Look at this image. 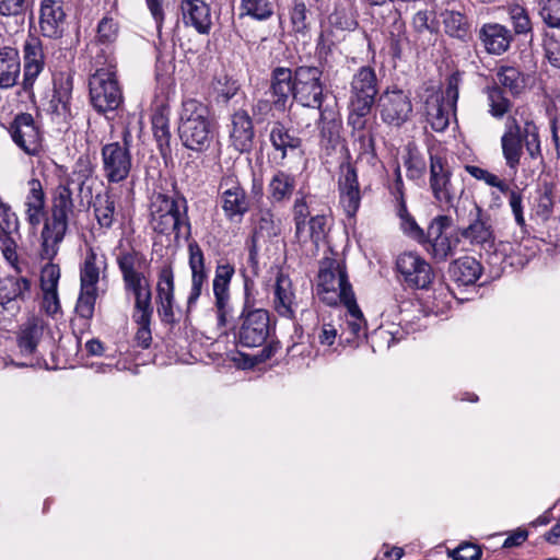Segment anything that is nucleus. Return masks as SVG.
<instances>
[{
    "instance_id": "nucleus-32",
    "label": "nucleus",
    "mask_w": 560,
    "mask_h": 560,
    "mask_svg": "<svg viewBox=\"0 0 560 560\" xmlns=\"http://www.w3.org/2000/svg\"><path fill=\"white\" fill-rule=\"evenodd\" d=\"M93 213L100 229L112 230L118 220L116 198L110 190L96 194L93 200Z\"/></svg>"
},
{
    "instance_id": "nucleus-29",
    "label": "nucleus",
    "mask_w": 560,
    "mask_h": 560,
    "mask_svg": "<svg viewBox=\"0 0 560 560\" xmlns=\"http://www.w3.org/2000/svg\"><path fill=\"white\" fill-rule=\"evenodd\" d=\"M479 39L483 44L487 52L491 55H502L505 52L513 40L511 30L499 23H486L479 31Z\"/></svg>"
},
{
    "instance_id": "nucleus-27",
    "label": "nucleus",
    "mask_w": 560,
    "mask_h": 560,
    "mask_svg": "<svg viewBox=\"0 0 560 560\" xmlns=\"http://www.w3.org/2000/svg\"><path fill=\"white\" fill-rule=\"evenodd\" d=\"M189 267L191 270V288L187 299L188 311L197 303L203 287L208 283L205 256L198 244H189Z\"/></svg>"
},
{
    "instance_id": "nucleus-48",
    "label": "nucleus",
    "mask_w": 560,
    "mask_h": 560,
    "mask_svg": "<svg viewBox=\"0 0 560 560\" xmlns=\"http://www.w3.org/2000/svg\"><path fill=\"white\" fill-rule=\"evenodd\" d=\"M152 129L161 153L165 154L167 151H170L171 141L168 119L162 114L154 115L152 118Z\"/></svg>"
},
{
    "instance_id": "nucleus-24",
    "label": "nucleus",
    "mask_w": 560,
    "mask_h": 560,
    "mask_svg": "<svg viewBox=\"0 0 560 560\" xmlns=\"http://www.w3.org/2000/svg\"><path fill=\"white\" fill-rule=\"evenodd\" d=\"M23 81L22 88L30 93L34 83L45 68V51L38 37H28L23 45Z\"/></svg>"
},
{
    "instance_id": "nucleus-19",
    "label": "nucleus",
    "mask_w": 560,
    "mask_h": 560,
    "mask_svg": "<svg viewBox=\"0 0 560 560\" xmlns=\"http://www.w3.org/2000/svg\"><path fill=\"white\" fill-rule=\"evenodd\" d=\"M101 154L104 176L108 183H120L129 176L132 156L126 147L120 145L119 141L103 145Z\"/></svg>"
},
{
    "instance_id": "nucleus-3",
    "label": "nucleus",
    "mask_w": 560,
    "mask_h": 560,
    "mask_svg": "<svg viewBox=\"0 0 560 560\" xmlns=\"http://www.w3.org/2000/svg\"><path fill=\"white\" fill-rule=\"evenodd\" d=\"M178 135L183 145L189 150L205 152L211 147L214 138V126L206 104L196 98L183 101L179 112Z\"/></svg>"
},
{
    "instance_id": "nucleus-51",
    "label": "nucleus",
    "mask_w": 560,
    "mask_h": 560,
    "mask_svg": "<svg viewBox=\"0 0 560 560\" xmlns=\"http://www.w3.org/2000/svg\"><path fill=\"white\" fill-rule=\"evenodd\" d=\"M539 15L553 28H560V0H539Z\"/></svg>"
},
{
    "instance_id": "nucleus-28",
    "label": "nucleus",
    "mask_w": 560,
    "mask_h": 560,
    "mask_svg": "<svg viewBox=\"0 0 560 560\" xmlns=\"http://www.w3.org/2000/svg\"><path fill=\"white\" fill-rule=\"evenodd\" d=\"M255 137L253 118L247 110L237 109L231 115L230 139L232 145L240 152H247Z\"/></svg>"
},
{
    "instance_id": "nucleus-13",
    "label": "nucleus",
    "mask_w": 560,
    "mask_h": 560,
    "mask_svg": "<svg viewBox=\"0 0 560 560\" xmlns=\"http://www.w3.org/2000/svg\"><path fill=\"white\" fill-rule=\"evenodd\" d=\"M377 107L384 124L400 127L412 114V103L409 93L404 90L387 88L377 98Z\"/></svg>"
},
{
    "instance_id": "nucleus-36",
    "label": "nucleus",
    "mask_w": 560,
    "mask_h": 560,
    "mask_svg": "<svg viewBox=\"0 0 560 560\" xmlns=\"http://www.w3.org/2000/svg\"><path fill=\"white\" fill-rule=\"evenodd\" d=\"M269 140L275 151L280 154L282 161L288 156L289 151L298 150L302 144L301 138L296 137L280 121L273 122Z\"/></svg>"
},
{
    "instance_id": "nucleus-52",
    "label": "nucleus",
    "mask_w": 560,
    "mask_h": 560,
    "mask_svg": "<svg viewBox=\"0 0 560 560\" xmlns=\"http://www.w3.org/2000/svg\"><path fill=\"white\" fill-rule=\"evenodd\" d=\"M363 125L358 128L353 124H348L353 132L354 142L359 144V151L361 154H369L374 152V138L371 131L366 130L368 116L362 118Z\"/></svg>"
},
{
    "instance_id": "nucleus-58",
    "label": "nucleus",
    "mask_w": 560,
    "mask_h": 560,
    "mask_svg": "<svg viewBox=\"0 0 560 560\" xmlns=\"http://www.w3.org/2000/svg\"><path fill=\"white\" fill-rule=\"evenodd\" d=\"M48 262L40 270V288L58 289L60 279V267L51 262L52 259H46Z\"/></svg>"
},
{
    "instance_id": "nucleus-53",
    "label": "nucleus",
    "mask_w": 560,
    "mask_h": 560,
    "mask_svg": "<svg viewBox=\"0 0 560 560\" xmlns=\"http://www.w3.org/2000/svg\"><path fill=\"white\" fill-rule=\"evenodd\" d=\"M345 307L348 311L349 319H347V325L349 330L354 337H360L361 335H365V319L361 310L357 304V300L353 299L352 303H345Z\"/></svg>"
},
{
    "instance_id": "nucleus-23",
    "label": "nucleus",
    "mask_w": 560,
    "mask_h": 560,
    "mask_svg": "<svg viewBox=\"0 0 560 560\" xmlns=\"http://www.w3.org/2000/svg\"><path fill=\"white\" fill-rule=\"evenodd\" d=\"M338 190L340 205L349 218L355 215L361 203L360 184L354 166L349 163L340 165V175L338 178Z\"/></svg>"
},
{
    "instance_id": "nucleus-61",
    "label": "nucleus",
    "mask_w": 560,
    "mask_h": 560,
    "mask_svg": "<svg viewBox=\"0 0 560 560\" xmlns=\"http://www.w3.org/2000/svg\"><path fill=\"white\" fill-rule=\"evenodd\" d=\"M0 228L2 232L9 236L19 230V218L11 207L5 202H0Z\"/></svg>"
},
{
    "instance_id": "nucleus-41",
    "label": "nucleus",
    "mask_w": 560,
    "mask_h": 560,
    "mask_svg": "<svg viewBox=\"0 0 560 560\" xmlns=\"http://www.w3.org/2000/svg\"><path fill=\"white\" fill-rule=\"evenodd\" d=\"M508 89L512 95H518L525 88V79L522 72L511 66H502L497 71V84Z\"/></svg>"
},
{
    "instance_id": "nucleus-57",
    "label": "nucleus",
    "mask_w": 560,
    "mask_h": 560,
    "mask_svg": "<svg viewBox=\"0 0 560 560\" xmlns=\"http://www.w3.org/2000/svg\"><path fill=\"white\" fill-rule=\"evenodd\" d=\"M118 36V23L113 18L104 16L97 25V40L102 44H110Z\"/></svg>"
},
{
    "instance_id": "nucleus-26",
    "label": "nucleus",
    "mask_w": 560,
    "mask_h": 560,
    "mask_svg": "<svg viewBox=\"0 0 560 560\" xmlns=\"http://www.w3.org/2000/svg\"><path fill=\"white\" fill-rule=\"evenodd\" d=\"M28 192L25 197V220L33 230H36L40 223L44 224L47 215L46 198L42 183L33 178L28 182Z\"/></svg>"
},
{
    "instance_id": "nucleus-62",
    "label": "nucleus",
    "mask_w": 560,
    "mask_h": 560,
    "mask_svg": "<svg viewBox=\"0 0 560 560\" xmlns=\"http://www.w3.org/2000/svg\"><path fill=\"white\" fill-rule=\"evenodd\" d=\"M509 206L514 215L515 222L520 228H524L526 225L524 211H523V194L518 189L517 186L513 188V191L510 192Z\"/></svg>"
},
{
    "instance_id": "nucleus-63",
    "label": "nucleus",
    "mask_w": 560,
    "mask_h": 560,
    "mask_svg": "<svg viewBox=\"0 0 560 560\" xmlns=\"http://www.w3.org/2000/svg\"><path fill=\"white\" fill-rule=\"evenodd\" d=\"M73 79L68 72H59L54 77V94H58L61 98L72 97Z\"/></svg>"
},
{
    "instance_id": "nucleus-54",
    "label": "nucleus",
    "mask_w": 560,
    "mask_h": 560,
    "mask_svg": "<svg viewBox=\"0 0 560 560\" xmlns=\"http://www.w3.org/2000/svg\"><path fill=\"white\" fill-rule=\"evenodd\" d=\"M153 315L152 292L135 296L132 318L135 322L151 320Z\"/></svg>"
},
{
    "instance_id": "nucleus-34",
    "label": "nucleus",
    "mask_w": 560,
    "mask_h": 560,
    "mask_svg": "<svg viewBox=\"0 0 560 560\" xmlns=\"http://www.w3.org/2000/svg\"><path fill=\"white\" fill-rule=\"evenodd\" d=\"M94 173V165L89 155L84 154L78 158L72 171L66 176L62 185L75 186L78 195L86 194L91 196L92 188L88 186V182L92 178Z\"/></svg>"
},
{
    "instance_id": "nucleus-7",
    "label": "nucleus",
    "mask_w": 560,
    "mask_h": 560,
    "mask_svg": "<svg viewBox=\"0 0 560 560\" xmlns=\"http://www.w3.org/2000/svg\"><path fill=\"white\" fill-rule=\"evenodd\" d=\"M244 289L245 303L240 316L241 324L236 337L242 347L256 348L264 346L270 335V317L266 310L249 306V280L247 278L245 279Z\"/></svg>"
},
{
    "instance_id": "nucleus-9",
    "label": "nucleus",
    "mask_w": 560,
    "mask_h": 560,
    "mask_svg": "<svg viewBox=\"0 0 560 560\" xmlns=\"http://www.w3.org/2000/svg\"><path fill=\"white\" fill-rule=\"evenodd\" d=\"M430 188L438 206L443 210L455 208L464 194L460 180L453 179L447 163L438 155H430Z\"/></svg>"
},
{
    "instance_id": "nucleus-31",
    "label": "nucleus",
    "mask_w": 560,
    "mask_h": 560,
    "mask_svg": "<svg viewBox=\"0 0 560 560\" xmlns=\"http://www.w3.org/2000/svg\"><path fill=\"white\" fill-rule=\"evenodd\" d=\"M107 268L106 256L89 246L80 266V287L97 288L102 272Z\"/></svg>"
},
{
    "instance_id": "nucleus-30",
    "label": "nucleus",
    "mask_w": 560,
    "mask_h": 560,
    "mask_svg": "<svg viewBox=\"0 0 560 560\" xmlns=\"http://www.w3.org/2000/svg\"><path fill=\"white\" fill-rule=\"evenodd\" d=\"M43 329L37 324L30 323L25 325L19 332L16 338V349L19 355L25 358L26 361L14 362L19 368L33 366V357L36 353L38 342L42 338Z\"/></svg>"
},
{
    "instance_id": "nucleus-22",
    "label": "nucleus",
    "mask_w": 560,
    "mask_h": 560,
    "mask_svg": "<svg viewBox=\"0 0 560 560\" xmlns=\"http://www.w3.org/2000/svg\"><path fill=\"white\" fill-rule=\"evenodd\" d=\"M296 67L291 69L284 66L272 67L269 74V93L273 98L275 108L284 112L290 97L293 98L295 89Z\"/></svg>"
},
{
    "instance_id": "nucleus-15",
    "label": "nucleus",
    "mask_w": 560,
    "mask_h": 560,
    "mask_svg": "<svg viewBox=\"0 0 560 560\" xmlns=\"http://www.w3.org/2000/svg\"><path fill=\"white\" fill-rule=\"evenodd\" d=\"M452 218L450 215H438L435 217L429 228L427 242V252L431 257L440 262L445 261L455 254V249L460 241V237H451L444 233L446 229L452 225Z\"/></svg>"
},
{
    "instance_id": "nucleus-46",
    "label": "nucleus",
    "mask_w": 560,
    "mask_h": 560,
    "mask_svg": "<svg viewBox=\"0 0 560 560\" xmlns=\"http://www.w3.org/2000/svg\"><path fill=\"white\" fill-rule=\"evenodd\" d=\"M281 233V221L270 210H261L255 235L271 238Z\"/></svg>"
},
{
    "instance_id": "nucleus-1",
    "label": "nucleus",
    "mask_w": 560,
    "mask_h": 560,
    "mask_svg": "<svg viewBox=\"0 0 560 560\" xmlns=\"http://www.w3.org/2000/svg\"><path fill=\"white\" fill-rule=\"evenodd\" d=\"M515 114L521 115L523 125L514 116H510L505 121L504 132L501 137V149L505 164L514 172L520 165L524 148L532 160L542 161L539 128L529 114L526 116L524 113L521 114L520 108H516Z\"/></svg>"
},
{
    "instance_id": "nucleus-21",
    "label": "nucleus",
    "mask_w": 560,
    "mask_h": 560,
    "mask_svg": "<svg viewBox=\"0 0 560 560\" xmlns=\"http://www.w3.org/2000/svg\"><path fill=\"white\" fill-rule=\"evenodd\" d=\"M67 12L62 0H42L39 4V31L44 37L59 39L67 27Z\"/></svg>"
},
{
    "instance_id": "nucleus-47",
    "label": "nucleus",
    "mask_w": 560,
    "mask_h": 560,
    "mask_svg": "<svg viewBox=\"0 0 560 560\" xmlns=\"http://www.w3.org/2000/svg\"><path fill=\"white\" fill-rule=\"evenodd\" d=\"M508 14L515 34L526 35L532 33L533 24L527 10L520 4H512L508 8Z\"/></svg>"
},
{
    "instance_id": "nucleus-38",
    "label": "nucleus",
    "mask_w": 560,
    "mask_h": 560,
    "mask_svg": "<svg viewBox=\"0 0 560 560\" xmlns=\"http://www.w3.org/2000/svg\"><path fill=\"white\" fill-rule=\"evenodd\" d=\"M296 186L295 176L284 171H277L269 184L268 195L271 202H284L288 201Z\"/></svg>"
},
{
    "instance_id": "nucleus-56",
    "label": "nucleus",
    "mask_w": 560,
    "mask_h": 560,
    "mask_svg": "<svg viewBox=\"0 0 560 560\" xmlns=\"http://www.w3.org/2000/svg\"><path fill=\"white\" fill-rule=\"evenodd\" d=\"M327 231V217L324 214H316L308 220L307 235L316 246L326 236Z\"/></svg>"
},
{
    "instance_id": "nucleus-20",
    "label": "nucleus",
    "mask_w": 560,
    "mask_h": 560,
    "mask_svg": "<svg viewBox=\"0 0 560 560\" xmlns=\"http://www.w3.org/2000/svg\"><path fill=\"white\" fill-rule=\"evenodd\" d=\"M13 142L28 155H37L42 149V133L30 113L18 114L10 124Z\"/></svg>"
},
{
    "instance_id": "nucleus-42",
    "label": "nucleus",
    "mask_w": 560,
    "mask_h": 560,
    "mask_svg": "<svg viewBox=\"0 0 560 560\" xmlns=\"http://www.w3.org/2000/svg\"><path fill=\"white\" fill-rule=\"evenodd\" d=\"M241 15H248L257 21H266L273 15L275 3L272 0H242Z\"/></svg>"
},
{
    "instance_id": "nucleus-55",
    "label": "nucleus",
    "mask_w": 560,
    "mask_h": 560,
    "mask_svg": "<svg viewBox=\"0 0 560 560\" xmlns=\"http://www.w3.org/2000/svg\"><path fill=\"white\" fill-rule=\"evenodd\" d=\"M291 22L295 32L303 33L308 28V10L303 0H294L291 10Z\"/></svg>"
},
{
    "instance_id": "nucleus-10",
    "label": "nucleus",
    "mask_w": 560,
    "mask_h": 560,
    "mask_svg": "<svg viewBox=\"0 0 560 560\" xmlns=\"http://www.w3.org/2000/svg\"><path fill=\"white\" fill-rule=\"evenodd\" d=\"M89 88L91 104L101 114L114 113L124 102L116 73L109 68L97 69L90 77Z\"/></svg>"
},
{
    "instance_id": "nucleus-4",
    "label": "nucleus",
    "mask_w": 560,
    "mask_h": 560,
    "mask_svg": "<svg viewBox=\"0 0 560 560\" xmlns=\"http://www.w3.org/2000/svg\"><path fill=\"white\" fill-rule=\"evenodd\" d=\"M150 209V224L154 232L162 235L174 234L175 238L190 236L188 202L184 196L156 194L152 198Z\"/></svg>"
},
{
    "instance_id": "nucleus-35",
    "label": "nucleus",
    "mask_w": 560,
    "mask_h": 560,
    "mask_svg": "<svg viewBox=\"0 0 560 560\" xmlns=\"http://www.w3.org/2000/svg\"><path fill=\"white\" fill-rule=\"evenodd\" d=\"M21 73V59L18 49L3 47L0 49V89L14 86Z\"/></svg>"
},
{
    "instance_id": "nucleus-49",
    "label": "nucleus",
    "mask_w": 560,
    "mask_h": 560,
    "mask_svg": "<svg viewBox=\"0 0 560 560\" xmlns=\"http://www.w3.org/2000/svg\"><path fill=\"white\" fill-rule=\"evenodd\" d=\"M156 303L174 302V273L171 267H164L159 275Z\"/></svg>"
},
{
    "instance_id": "nucleus-60",
    "label": "nucleus",
    "mask_w": 560,
    "mask_h": 560,
    "mask_svg": "<svg viewBox=\"0 0 560 560\" xmlns=\"http://www.w3.org/2000/svg\"><path fill=\"white\" fill-rule=\"evenodd\" d=\"M125 291L135 296L151 291L150 283L143 272L122 278Z\"/></svg>"
},
{
    "instance_id": "nucleus-6",
    "label": "nucleus",
    "mask_w": 560,
    "mask_h": 560,
    "mask_svg": "<svg viewBox=\"0 0 560 560\" xmlns=\"http://www.w3.org/2000/svg\"><path fill=\"white\" fill-rule=\"evenodd\" d=\"M378 92V79L374 68L360 67L350 82L348 124H353L358 128L362 127V118L370 115Z\"/></svg>"
},
{
    "instance_id": "nucleus-39",
    "label": "nucleus",
    "mask_w": 560,
    "mask_h": 560,
    "mask_svg": "<svg viewBox=\"0 0 560 560\" xmlns=\"http://www.w3.org/2000/svg\"><path fill=\"white\" fill-rule=\"evenodd\" d=\"M335 113L328 107L317 110L312 114V118L315 119L319 129L320 138L323 142L331 145L332 148L339 141V128L340 124L334 118Z\"/></svg>"
},
{
    "instance_id": "nucleus-59",
    "label": "nucleus",
    "mask_w": 560,
    "mask_h": 560,
    "mask_svg": "<svg viewBox=\"0 0 560 560\" xmlns=\"http://www.w3.org/2000/svg\"><path fill=\"white\" fill-rule=\"evenodd\" d=\"M407 168V176L411 179L420 178L427 168L423 158L416 151L409 150L404 161Z\"/></svg>"
},
{
    "instance_id": "nucleus-44",
    "label": "nucleus",
    "mask_w": 560,
    "mask_h": 560,
    "mask_svg": "<svg viewBox=\"0 0 560 560\" xmlns=\"http://www.w3.org/2000/svg\"><path fill=\"white\" fill-rule=\"evenodd\" d=\"M144 257L136 250H125L117 256V265L122 278L141 273L139 270Z\"/></svg>"
},
{
    "instance_id": "nucleus-17",
    "label": "nucleus",
    "mask_w": 560,
    "mask_h": 560,
    "mask_svg": "<svg viewBox=\"0 0 560 560\" xmlns=\"http://www.w3.org/2000/svg\"><path fill=\"white\" fill-rule=\"evenodd\" d=\"M234 273L235 268L231 264L218 265L215 268L212 291L219 327L228 326L234 318L230 295V284Z\"/></svg>"
},
{
    "instance_id": "nucleus-2",
    "label": "nucleus",
    "mask_w": 560,
    "mask_h": 560,
    "mask_svg": "<svg viewBox=\"0 0 560 560\" xmlns=\"http://www.w3.org/2000/svg\"><path fill=\"white\" fill-rule=\"evenodd\" d=\"M73 214V190L68 185L59 184L54 190L50 213L40 232V259H54L57 256Z\"/></svg>"
},
{
    "instance_id": "nucleus-50",
    "label": "nucleus",
    "mask_w": 560,
    "mask_h": 560,
    "mask_svg": "<svg viewBox=\"0 0 560 560\" xmlns=\"http://www.w3.org/2000/svg\"><path fill=\"white\" fill-rule=\"evenodd\" d=\"M396 214L400 219V228L405 235L415 240L419 244H424L427 242L428 233L418 225L413 217L408 212L407 208L405 213L396 210Z\"/></svg>"
},
{
    "instance_id": "nucleus-5",
    "label": "nucleus",
    "mask_w": 560,
    "mask_h": 560,
    "mask_svg": "<svg viewBox=\"0 0 560 560\" xmlns=\"http://www.w3.org/2000/svg\"><path fill=\"white\" fill-rule=\"evenodd\" d=\"M316 292L319 299L329 306L353 304L355 295L348 280L346 266L341 260L325 258L320 261Z\"/></svg>"
},
{
    "instance_id": "nucleus-64",
    "label": "nucleus",
    "mask_w": 560,
    "mask_h": 560,
    "mask_svg": "<svg viewBox=\"0 0 560 560\" xmlns=\"http://www.w3.org/2000/svg\"><path fill=\"white\" fill-rule=\"evenodd\" d=\"M453 560H479L481 550L474 544H462L455 548L451 553Z\"/></svg>"
},
{
    "instance_id": "nucleus-18",
    "label": "nucleus",
    "mask_w": 560,
    "mask_h": 560,
    "mask_svg": "<svg viewBox=\"0 0 560 560\" xmlns=\"http://www.w3.org/2000/svg\"><path fill=\"white\" fill-rule=\"evenodd\" d=\"M396 268L404 282L413 289H428L434 279L431 265L413 252L400 254L396 260Z\"/></svg>"
},
{
    "instance_id": "nucleus-45",
    "label": "nucleus",
    "mask_w": 560,
    "mask_h": 560,
    "mask_svg": "<svg viewBox=\"0 0 560 560\" xmlns=\"http://www.w3.org/2000/svg\"><path fill=\"white\" fill-rule=\"evenodd\" d=\"M96 299L97 288L80 287V294L75 305L78 316L91 319L94 314Z\"/></svg>"
},
{
    "instance_id": "nucleus-14",
    "label": "nucleus",
    "mask_w": 560,
    "mask_h": 560,
    "mask_svg": "<svg viewBox=\"0 0 560 560\" xmlns=\"http://www.w3.org/2000/svg\"><path fill=\"white\" fill-rule=\"evenodd\" d=\"M220 202L225 218L231 222H240L250 208V201L237 177L225 175L219 184Z\"/></svg>"
},
{
    "instance_id": "nucleus-40",
    "label": "nucleus",
    "mask_w": 560,
    "mask_h": 560,
    "mask_svg": "<svg viewBox=\"0 0 560 560\" xmlns=\"http://www.w3.org/2000/svg\"><path fill=\"white\" fill-rule=\"evenodd\" d=\"M486 94L490 115L495 119H502L511 110L512 102L499 85L488 86Z\"/></svg>"
},
{
    "instance_id": "nucleus-37",
    "label": "nucleus",
    "mask_w": 560,
    "mask_h": 560,
    "mask_svg": "<svg viewBox=\"0 0 560 560\" xmlns=\"http://www.w3.org/2000/svg\"><path fill=\"white\" fill-rule=\"evenodd\" d=\"M451 278L460 285L474 284L481 276L482 267L474 257L454 260L448 269Z\"/></svg>"
},
{
    "instance_id": "nucleus-43",
    "label": "nucleus",
    "mask_w": 560,
    "mask_h": 560,
    "mask_svg": "<svg viewBox=\"0 0 560 560\" xmlns=\"http://www.w3.org/2000/svg\"><path fill=\"white\" fill-rule=\"evenodd\" d=\"M445 32L452 37L465 39L469 33L467 18L457 11H445L443 14Z\"/></svg>"
},
{
    "instance_id": "nucleus-16",
    "label": "nucleus",
    "mask_w": 560,
    "mask_h": 560,
    "mask_svg": "<svg viewBox=\"0 0 560 560\" xmlns=\"http://www.w3.org/2000/svg\"><path fill=\"white\" fill-rule=\"evenodd\" d=\"M457 234L472 246H492L495 240L491 215L477 202L471 203L468 224L459 228Z\"/></svg>"
},
{
    "instance_id": "nucleus-33",
    "label": "nucleus",
    "mask_w": 560,
    "mask_h": 560,
    "mask_svg": "<svg viewBox=\"0 0 560 560\" xmlns=\"http://www.w3.org/2000/svg\"><path fill=\"white\" fill-rule=\"evenodd\" d=\"M294 300L295 295L292 291V282L289 276L279 271L275 284V310L285 318L294 317Z\"/></svg>"
},
{
    "instance_id": "nucleus-12",
    "label": "nucleus",
    "mask_w": 560,
    "mask_h": 560,
    "mask_svg": "<svg viewBox=\"0 0 560 560\" xmlns=\"http://www.w3.org/2000/svg\"><path fill=\"white\" fill-rule=\"evenodd\" d=\"M445 95L446 100L438 94H431L424 103L427 122L436 132L444 131L450 125L451 114L458 100L457 78H450Z\"/></svg>"
},
{
    "instance_id": "nucleus-25",
    "label": "nucleus",
    "mask_w": 560,
    "mask_h": 560,
    "mask_svg": "<svg viewBox=\"0 0 560 560\" xmlns=\"http://www.w3.org/2000/svg\"><path fill=\"white\" fill-rule=\"evenodd\" d=\"M180 10L183 22L191 26L197 33L207 35L212 27L210 5L203 0H182Z\"/></svg>"
},
{
    "instance_id": "nucleus-11",
    "label": "nucleus",
    "mask_w": 560,
    "mask_h": 560,
    "mask_svg": "<svg viewBox=\"0 0 560 560\" xmlns=\"http://www.w3.org/2000/svg\"><path fill=\"white\" fill-rule=\"evenodd\" d=\"M32 282L22 276H0V324L11 323L31 299Z\"/></svg>"
},
{
    "instance_id": "nucleus-8",
    "label": "nucleus",
    "mask_w": 560,
    "mask_h": 560,
    "mask_svg": "<svg viewBox=\"0 0 560 560\" xmlns=\"http://www.w3.org/2000/svg\"><path fill=\"white\" fill-rule=\"evenodd\" d=\"M322 79L323 69L319 67L305 65L296 67L293 101L308 113L313 114L325 108V84Z\"/></svg>"
}]
</instances>
